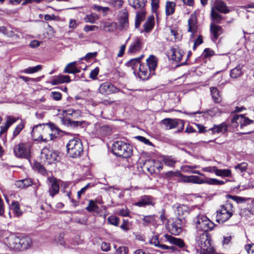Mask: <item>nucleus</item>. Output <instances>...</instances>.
Segmentation results:
<instances>
[{
	"label": "nucleus",
	"mask_w": 254,
	"mask_h": 254,
	"mask_svg": "<svg viewBox=\"0 0 254 254\" xmlns=\"http://www.w3.org/2000/svg\"><path fill=\"white\" fill-rule=\"evenodd\" d=\"M33 168L42 175H45L46 173L44 166L39 162L34 163Z\"/></svg>",
	"instance_id": "obj_49"
},
{
	"label": "nucleus",
	"mask_w": 254,
	"mask_h": 254,
	"mask_svg": "<svg viewBox=\"0 0 254 254\" xmlns=\"http://www.w3.org/2000/svg\"><path fill=\"white\" fill-rule=\"evenodd\" d=\"M188 31L191 33V37H193V34L197 31V26L196 21V15L195 13L191 14L188 20Z\"/></svg>",
	"instance_id": "obj_17"
},
{
	"label": "nucleus",
	"mask_w": 254,
	"mask_h": 254,
	"mask_svg": "<svg viewBox=\"0 0 254 254\" xmlns=\"http://www.w3.org/2000/svg\"><path fill=\"white\" fill-rule=\"evenodd\" d=\"M243 65L238 64L236 67L231 69L230 71V76L232 78H236L243 74L242 72Z\"/></svg>",
	"instance_id": "obj_34"
},
{
	"label": "nucleus",
	"mask_w": 254,
	"mask_h": 254,
	"mask_svg": "<svg viewBox=\"0 0 254 254\" xmlns=\"http://www.w3.org/2000/svg\"><path fill=\"white\" fill-rule=\"evenodd\" d=\"M97 55V52L88 53L81 59L88 61L91 59H94Z\"/></svg>",
	"instance_id": "obj_57"
},
{
	"label": "nucleus",
	"mask_w": 254,
	"mask_h": 254,
	"mask_svg": "<svg viewBox=\"0 0 254 254\" xmlns=\"http://www.w3.org/2000/svg\"><path fill=\"white\" fill-rule=\"evenodd\" d=\"M30 147L28 143H20L14 147V154L18 157L28 159L30 156Z\"/></svg>",
	"instance_id": "obj_7"
},
{
	"label": "nucleus",
	"mask_w": 254,
	"mask_h": 254,
	"mask_svg": "<svg viewBox=\"0 0 254 254\" xmlns=\"http://www.w3.org/2000/svg\"><path fill=\"white\" fill-rule=\"evenodd\" d=\"M41 158L47 160L49 163H52L59 160V152L45 147L41 151Z\"/></svg>",
	"instance_id": "obj_8"
},
{
	"label": "nucleus",
	"mask_w": 254,
	"mask_h": 254,
	"mask_svg": "<svg viewBox=\"0 0 254 254\" xmlns=\"http://www.w3.org/2000/svg\"><path fill=\"white\" fill-rule=\"evenodd\" d=\"M160 243H162L161 241V238L159 239V236L155 235L152 237L149 241V244L153 245L155 247H157Z\"/></svg>",
	"instance_id": "obj_51"
},
{
	"label": "nucleus",
	"mask_w": 254,
	"mask_h": 254,
	"mask_svg": "<svg viewBox=\"0 0 254 254\" xmlns=\"http://www.w3.org/2000/svg\"><path fill=\"white\" fill-rule=\"evenodd\" d=\"M145 169H146L150 174H153L156 172L155 160L153 159H148L145 160L143 166Z\"/></svg>",
	"instance_id": "obj_28"
},
{
	"label": "nucleus",
	"mask_w": 254,
	"mask_h": 254,
	"mask_svg": "<svg viewBox=\"0 0 254 254\" xmlns=\"http://www.w3.org/2000/svg\"><path fill=\"white\" fill-rule=\"evenodd\" d=\"M248 164L246 162H242L240 164H238L235 167V169L241 173L246 171L247 168Z\"/></svg>",
	"instance_id": "obj_52"
},
{
	"label": "nucleus",
	"mask_w": 254,
	"mask_h": 254,
	"mask_svg": "<svg viewBox=\"0 0 254 254\" xmlns=\"http://www.w3.org/2000/svg\"><path fill=\"white\" fill-rule=\"evenodd\" d=\"M107 221L109 224L117 226L119 224V218L115 216H110L108 219Z\"/></svg>",
	"instance_id": "obj_50"
},
{
	"label": "nucleus",
	"mask_w": 254,
	"mask_h": 254,
	"mask_svg": "<svg viewBox=\"0 0 254 254\" xmlns=\"http://www.w3.org/2000/svg\"><path fill=\"white\" fill-rule=\"evenodd\" d=\"M216 175L221 177H229L232 175L231 171L230 169H218L217 168Z\"/></svg>",
	"instance_id": "obj_43"
},
{
	"label": "nucleus",
	"mask_w": 254,
	"mask_h": 254,
	"mask_svg": "<svg viewBox=\"0 0 254 254\" xmlns=\"http://www.w3.org/2000/svg\"><path fill=\"white\" fill-rule=\"evenodd\" d=\"M24 127V124L21 123L18 124L13 132V138L15 137L23 129Z\"/></svg>",
	"instance_id": "obj_53"
},
{
	"label": "nucleus",
	"mask_w": 254,
	"mask_h": 254,
	"mask_svg": "<svg viewBox=\"0 0 254 254\" xmlns=\"http://www.w3.org/2000/svg\"><path fill=\"white\" fill-rule=\"evenodd\" d=\"M42 69L41 65H38L34 67H30L24 69L23 72L25 73L31 74L35 73Z\"/></svg>",
	"instance_id": "obj_46"
},
{
	"label": "nucleus",
	"mask_w": 254,
	"mask_h": 254,
	"mask_svg": "<svg viewBox=\"0 0 254 254\" xmlns=\"http://www.w3.org/2000/svg\"><path fill=\"white\" fill-rule=\"evenodd\" d=\"M42 136V138L41 139V140L44 142H48L55 137V135L53 133L51 127L45 124L43 125Z\"/></svg>",
	"instance_id": "obj_13"
},
{
	"label": "nucleus",
	"mask_w": 254,
	"mask_h": 254,
	"mask_svg": "<svg viewBox=\"0 0 254 254\" xmlns=\"http://www.w3.org/2000/svg\"><path fill=\"white\" fill-rule=\"evenodd\" d=\"M172 58L173 61L179 62L181 61L184 52L178 47H173L171 50Z\"/></svg>",
	"instance_id": "obj_23"
},
{
	"label": "nucleus",
	"mask_w": 254,
	"mask_h": 254,
	"mask_svg": "<svg viewBox=\"0 0 254 254\" xmlns=\"http://www.w3.org/2000/svg\"><path fill=\"white\" fill-rule=\"evenodd\" d=\"M211 17L214 22L216 23H220L222 18V15L219 14L218 11L215 10L214 8H211Z\"/></svg>",
	"instance_id": "obj_44"
},
{
	"label": "nucleus",
	"mask_w": 254,
	"mask_h": 254,
	"mask_svg": "<svg viewBox=\"0 0 254 254\" xmlns=\"http://www.w3.org/2000/svg\"><path fill=\"white\" fill-rule=\"evenodd\" d=\"M152 74L146 65L140 64L139 67L138 76L140 79L143 80L147 79L150 75Z\"/></svg>",
	"instance_id": "obj_24"
},
{
	"label": "nucleus",
	"mask_w": 254,
	"mask_h": 254,
	"mask_svg": "<svg viewBox=\"0 0 254 254\" xmlns=\"http://www.w3.org/2000/svg\"><path fill=\"white\" fill-rule=\"evenodd\" d=\"M146 1V0H128L129 4L135 9L143 7Z\"/></svg>",
	"instance_id": "obj_38"
},
{
	"label": "nucleus",
	"mask_w": 254,
	"mask_h": 254,
	"mask_svg": "<svg viewBox=\"0 0 254 254\" xmlns=\"http://www.w3.org/2000/svg\"><path fill=\"white\" fill-rule=\"evenodd\" d=\"M99 19L98 15L96 13L87 14L84 19L86 22L94 23L95 21Z\"/></svg>",
	"instance_id": "obj_45"
},
{
	"label": "nucleus",
	"mask_w": 254,
	"mask_h": 254,
	"mask_svg": "<svg viewBox=\"0 0 254 254\" xmlns=\"http://www.w3.org/2000/svg\"><path fill=\"white\" fill-rule=\"evenodd\" d=\"M211 239L207 232H197L195 236V246L200 250L203 254H215L214 249L211 246Z\"/></svg>",
	"instance_id": "obj_2"
},
{
	"label": "nucleus",
	"mask_w": 254,
	"mask_h": 254,
	"mask_svg": "<svg viewBox=\"0 0 254 254\" xmlns=\"http://www.w3.org/2000/svg\"><path fill=\"white\" fill-rule=\"evenodd\" d=\"M142 57L143 56L139 58L131 59L127 63V65L128 67H131L133 70H136L137 67L138 65L139 66L141 64L140 60Z\"/></svg>",
	"instance_id": "obj_40"
},
{
	"label": "nucleus",
	"mask_w": 254,
	"mask_h": 254,
	"mask_svg": "<svg viewBox=\"0 0 254 254\" xmlns=\"http://www.w3.org/2000/svg\"><path fill=\"white\" fill-rule=\"evenodd\" d=\"M217 168L216 166H209L203 168L202 170L204 172H209V173H214L216 174V170Z\"/></svg>",
	"instance_id": "obj_63"
},
{
	"label": "nucleus",
	"mask_w": 254,
	"mask_h": 254,
	"mask_svg": "<svg viewBox=\"0 0 254 254\" xmlns=\"http://www.w3.org/2000/svg\"><path fill=\"white\" fill-rule=\"evenodd\" d=\"M99 92L103 95H109L120 92V89L109 82L101 84L98 88Z\"/></svg>",
	"instance_id": "obj_10"
},
{
	"label": "nucleus",
	"mask_w": 254,
	"mask_h": 254,
	"mask_svg": "<svg viewBox=\"0 0 254 254\" xmlns=\"http://www.w3.org/2000/svg\"><path fill=\"white\" fill-rule=\"evenodd\" d=\"M203 42L202 37L201 35H199L197 39L195 40L193 46V50H195L197 46H199Z\"/></svg>",
	"instance_id": "obj_62"
},
{
	"label": "nucleus",
	"mask_w": 254,
	"mask_h": 254,
	"mask_svg": "<svg viewBox=\"0 0 254 254\" xmlns=\"http://www.w3.org/2000/svg\"><path fill=\"white\" fill-rule=\"evenodd\" d=\"M142 220L143 221L142 224L144 226H147L150 224L153 225L155 222V216L154 215L143 216Z\"/></svg>",
	"instance_id": "obj_41"
},
{
	"label": "nucleus",
	"mask_w": 254,
	"mask_h": 254,
	"mask_svg": "<svg viewBox=\"0 0 254 254\" xmlns=\"http://www.w3.org/2000/svg\"><path fill=\"white\" fill-rule=\"evenodd\" d=\"M245 249L248 254H254V244L246 245Z\"/></svg>",
	"instance_id": "obj_60"
},
{
	"label": "nucleus",
	"mask_w": 254,
	"mask_h": 254,
	"mask_svg": "<svg viewBox=\"0 0 254 254\" xmlns=\"http://www.w3.org/2000/svg\"><path fill=\"white\" fill-rule=\"evenodd\" d=\"M161 241L162 242H168L170 244L175 245L180 248L185 247V244L182 239L175 238L168 234H165L163 237H161Z\"/></svg>",
	"instance_id": "obj_11"
},
{
	"label": "nucleus",
	"mask_w": 254,
	"mask_h": 254,
	"mask_svg": "<svg viewBox=\"0 0 254 254\" xmlns=\"http://www.w3.org/2000/svg\"><path fill=\"white\" fill-rule=\"evenodd\" d=\"M217 218L218 222H224L228 220L233 214V205L228 202L222 205L217 211Z\"/></svg>",
	"instance_id": "obj_6"
},
{
	"label": "nucleus",
	"mask_w": 254,
	"mask_h": 254,
	"mask_svg": "<svg viewBox=\"0 0 254 254\" xmlns=\"http://www.w3.org/2000/svg\"><path fill=\"white\" fill-rule=\"evenodd\" d=\"M165 165L173 167L176 163V161L171 158H165L163 160Z\"/></svg>",
	"instance_id": "obj_55"
},
{
	"label": "nucleus",
	"mask_w": 254,
	"mask_h": 254,
	"mask_svg": "<svg viewBox=\"0 0 254 254\" xmlns=\"http://www.w3.org/2000/svg\"><path fill=\"white\" fill-rule=\"evenodd\" d=\"M135 138L140 142H143L145 144L150 146L152 145V143L147 138L142 136H137Z\"/></svg>",
	"instance_id": "obj_61"
},
{
	"label": "nucleus",
	"mask_w": 254,
	"mask_h": 254,
	"mask_svg": "<svg viewBox=\"0 0 254 254\" xmlns=\"http://www.w3.org/2000/svg\"><path fill=\"white\" fill-rule=\"evenodd\" d=\"M210 92L213 101L216 103H220L222 100V97L219 91L216 87H211Z\"/></svg>",
	"instance_id": "obj_32"
},
{
	"label": "nucleus",
	"mask_w": 254,
	"mask_h": 254,
	"mask_svg": "<svg viewBox=\"0 0 254 254\" xmlns=\"http://www.w3.org/2000/svg\"><path fill=\"white\" fill-rule=\"evenodd\" d=\"M184 179L186 182L197 184H203V179H201L197 176H186Z\"/></svg>",
	"instance_id": "obj_35"
},
{
	"label": "nucleus",
	"mask_w": 254,
	"mask_h": 254,
	"mask_svg": "<svg viewBox=\"0 0 254 254\" xmlns=\"http://www.w3.org/2000/svg\"><path fill=\"white\" fill-rule=\"evenodd\" d=\"M193 222L197 230V232L203 231L207 232L213 229L215 224L206 216L198 214L193 219Z\"/></svg>",
	"instance_id": "obj_3"
},
{
	"label": "nucleus",
	"mask_w": 254,
	"mask_h": 254,
	"mask_svg": "<svg viewBox=\"0 0 254 254\" xmlns=\"http://www.w3.org/2000/svg\"><path fill=\"white\" fill-rule=\"evenodd\" d=\"M147 67L150 70V72H152V74H154V71L157 66V59L154 56H150L149 58L146 60Z\"/></svg>",
	"instance_id": "obj_27"
},
{
	"label": "nucleus",
	"mask_w": 254,
	"mask_h": 254,
	"mask_svg": "<svg viewBox=\"0 0 254 254\" xmlns=\"http://www.w3.org/2000/svg\"><path fill=\"white\" fill-rule=\"evenodd\" d=\"M228 126L227 125L223 123L219 125H214L212 127L210 128L213 133H224L227 130Z\"/></svg>",
	"instance_id": "obj_29"
},
{
	"label": "nucleus",
	"mask_w": 254,
	"mask_h": 254,
	"mask_svg": "<svg viewBox=\"0 0 254 254\" xmlns=\"http://www.w3.org/2000/svg\"><path fill=\"white\" fill-rule=\"evenodd\" d=\"M86 210L90 212L100 213L101 209L99 206L96 204L95 201L93 200L89 201L88 205L86 207Z\"/></svg>",
	"instance_id": "obj_33"
},
{
	"label": "nucleus",
	"mask_w": 254,
	"mask_h": 254,
	"mask_svg": "<svg viewBox=\"0 0 254 254\" xmlns=\"http://www.w3.org/2000/svg\"><path fill=\"white\" fill-rule=\"evenodd\" d=\"M10 234L9 232L7 230H0V241H2L4 244V240L7 236H9Z\"/></svg>",
	"instance_id": "obj_56"
},
{
	"label": "nucleus",
	"mask_w": 254,
	"mask_h": 254,
	"mask_svg": "<svg viewBox=\"0 0 254 254\" xmlns=\"http://www.w3.org/2000/svg\"><path fill=\"white\" fill-rule=\"evenodd\" d=\"M117 27V24L115 22L112 23H106L105 24V27L107 28V31L109 32L114 31Z\"/></svg>",
	"instance_id": "obj_58"
},
{
	"label": "nucleus",
	"mask_w": 254,
	"mask_h": 254,
	"mask_svg": "<svg viewBox=\"0 0 254 254\" xmlns=\"http://www.w3.org/2000/svg\"><path fill=\"white\" fill-rule=\"evenodd\" d=\"M152 198L151 196L144 195L140 198L139 200L134 203V205L138 207H145L148 205H153Z\"/></svg>",
	"instance_id": "obj_22"
},
{
	"label": "nucleus",
	"mask_w": 254,
	"mask_h": 254,
	"mask_svg": "<svg viewBox=\"0 0 254 254\" xmlns=\"http://www.w3.org/2000/svg\"><path fill=\"white\" fill-rule=\"evenodd\" d=\"M128 27V14L127 11L120 13L119 18V28L120 30H126Z\"/></svg>",
	"instance_id": "obj_12"
},
{
	"label": "nucleus",
	"mask_w": 254,
	"mask_h": 254,
	"mask_svg": "<svg viewBox=\"0 0 254 254\" xmlns=\"http://www.w3.org/2000/svg\"><path fill=\"white\" fill-rule=\"evenodd\" d=\"M76 62H72L67 64L64 72L68 73H77L80 72V70L76 67Z\"/></svg>",
	"instance_id": "obj_31"
},
{
	"label": "nucleus",
	"mask_w": 254,
	"mask_h": 254,
	"mask_svg": "<svg viewBox=\"0 0 254 254\" xmlns=\"http://www.w3.org/2000/svg\"><path fill=\"white\" fill-rule=\"evenodd\" d=\"M203 184H206L210 185H223L225 182L222 181H220L216 179L205 178L203 179Z\"/></svg>",
	"instance_id": "obj_36"
},
{
	"label": "nucleus",
	"mask_w": 254,
	"mask_h": 254,
	"mask_svg": "<svg viewBox=\"0 0 254 254\" xmlns=\"http://www.w3.org/2000/svg\"><path fill=\"white\" fill-rule=\"evenodd\" d=\"M66 148L67 154L72 158L80 156L83 151L82 142L77 138L69 140L66 144Z\"/></svg>",
	"instance_id": "obj_5"
},
{
	"label": "nucleus",
	"mask_w": 254,
	"mask_h": 254,
	"mask_svg": "<svg viewBox=\"0 0 254 254\" xmlns=\"http://www.w3.org/2000/svg\"><path fill=\"white\" fill-rule=\"evenodd\" d=\"M142 42L139 37H135L128 49V53H134L139 52L142 48Z\"/></svg>",
	"instance_id": "obj_18"
},
{
	"label": "nucleus",
	"mask_w": 254,
	"mask_h": 254,
	"mask_svg": "<svg viewBox=\"0 0 254 254\" xmlns=\"http://www.w3.org/2000/svg\"><path fill=\"white\" fill-rule=\"evenodd\" d=\"M176 4L172 1H167L166 4V14L170 15L174 13L175 10Z\"/></svg>",
	"instance_id": "obj_42"
},
{
	"label": "nucleus",
	"mask_w": 254,
	"mask_h": 254,
	"mask_svg": "<svg viewBox=\"0 0 254 254\" xmlns=\"http://www.w3.org/2000/svg\"><path fill=\"white\" fill-rule=\"evenodd\" d=\"M113 152L118 156L128 158L132 155V149L129 144L122 141H117L113 144Z\"/></svg>",
	"instance_id": "obj_4"
},
{
	"label": "nucleus",
	"mask_w": 254,
	"mask_h": 254,
	"mask_svg": "<svg viewBox=\"0 0 254 254\" xmlns=\"http://www.w3.org/2000/svg\"><path fill=\"white\" fill-rule=\"evenodd\" d=\"M70 81V77L68 75H59L55 77V78L52 80L51 83L53 85H57L65 82H69Z\"/></svg>",
	"instance_id": "obj_26"
},
{
	"label": "nucleus",
	"mask_w": 254,
	"mask_h": 254,
	"mask_svg": "<svg viewBox=\"0 0 254 254\" xmlns=\"http://www.w3.org/2000/svg\"><path fill=\"white\" fill-rule=\"evenodd\" d=\"M154 25L153 19H148L143 25L144 31L149 32L152 29Z\"/></svg>",
	"instance_id": "obj_47"
},
{
	"label": "nucleus",
	"mask_w": 254,
	"mask_h": 254,
	"mask_svg": "<svg viewBox=\"0 0 254 254\" xmlns=\"http://www.w3.org/2000/svg\"><path fill=\"white\" fill-rule=\"evenodd\" d=\"M17 121V119L11 116H7L6 117V122L4 126H1L0 127V134L1 135L2 134L4 133V132H6L8 128L10 127V126L15 123Z\"/></svg>",
	"instance_id": "obj_25"
},
{
	"label": "nucleus",
	"mask_w": 254,
	"mask_h": 254,
	"mask_svg": "<svg viewBox=\"0 0 254 254\" xmlns=\"http://www.w3.org/2000/svg\"><path fill=\"white\" fill-rule=\"evenodd\" d=\"M95 133L102 136H107L111 133V128L106 125L101 126L99 124H96L94 126Z\"/></svg>",
	"instance_id": "obj_16"
},
{
	"label": "nucleus",
	"mask_w": 254,
	"mask_h": 254,
	"mask_svg": "<svg viewBox=\"0 0 254 254\" xmlns=\"http://www.w3.org/2000/svg\"><path fill=\"white\" fill-rule=\"evenodd\" d=\"M44 124H39L33 127L31 135L35 140L39 141L42 138V130Z\"/></svg>",
	"instance_id": "obj_21"
},
{
	"label": "nucleus",
	"mask_w": 254,
	"mask_h": 254,
	"mask_svg": "<svg viewBox=\"0 0 254 254\" xmlns=\"http://www.w3.org/2000/svg\"><path fill=\"white\" fill-rule=\"evenodd\" d=\"M99 68L98 67H96L93 70L91 71V72L90 73V75H89L90 78H91L93 79H96L97 76L99 74Z\"/></svg>",
	"instance_id": "obj_59"
},
{
	"label": "nucleus",
	"mask_w": 254,
	"mask_h": 254,
	"mask_svg": "<svg viewBox=\"0 0 254 254\" xmlns=\"http://www.w3.org/2000/svg\"><path fill=\"white\" fill-rule=\"evenodd\" d=\"M162 123L165 126L167 129H171L176 128L179 125H181V128L178 129L177 132H180L184 129L183 121L179 119H172L170 118H166L161 121Z\"/></svg>",
	"instance_id": "obj_9"
},
{
	"label": "nucleus",
	"mask_w": 254,
	"mask_h": 254,
	"mask_svg": "<svg viewBox=\"0 0 254 254\" xmlns=\"http://www.w3.org/2000/svg\"><path fill=\"white\" fill-rule=\"evenodd\" d=\"M48 180L50 182L49 192L50 195L53 197L59 192V185L55 178L49 177Z\"/></svg>",
	"instance_id": "obj_15"
},
{
	"label": "nucleus",
	"mask_w": 254,
	"mask_h": 254,
	"mask_svg": "<svg viewBox=\"0 0 254 254\" xmlns=\"http://www.w3.org/2000/svg\"><path fill=\"white\" fill-rule=\"evenodd\" d=\"M182 226L183 224L181 219L177 218L171 224L170 231L173 235H179L182 231Z\"/></svg>",
	"instance_id": "obj_20"
},
{
	"label": "nucleus",
	"mask_w": 254,
	"mask_h": 254,
	"mask_svg": "<svg viewBox=\"0 0 254 254\" xmlns=\"http://www.w3.org/2000/svg\"><path fill=\"white\" fill-rule=\"evenodd\" d=\"M4 244L11 250L21 251L31 247L32 240L29 237H18L10 234L4 240Z\"/></svg>",
	"instance_id": "obj_1"
},
{
	"label": "nucleus",
	"mask_w": 254,
	"mask_h": 254,
	"mask_svg": "<svg viewBox=\"0 0 254 254\" xmlns=\"http://www.w3.org/2000/svg\"><path fill=\"white\" fill-rule=\"evenodd\" d=\"M10 209L14 214L19 217L22 214V212L20 210L19 203L17 201H13L10 205Z\"/></svg>",
	"instance_id": "obj_37"
},
{
	"label": "nucleus",
	"mask_w": 254,
	"mask_h": 254,
	"mask_svg": "<svg viewBox=\"0 0 254 254\" xmlns=\"http://www.w3.org/2000/svg\"><path fill=\"white\" fill-rule=\"evenodd\" d=\"M92 9L96 11H102L104 15H106L110 10V8L108 7H103L95 4L92 6Z\"/></svg>",
	"instance_id": "obj_48"
},
{
	"label": "nucleus",
	"mask_w": 254,
	"mask_h": 254,
	"mask_svg": "<svg viewBox=\"0 0 254 254\" xmlns=\"http://www.w3.org/2000/svg\"><path fill=\"white\" fill-rule=\"evenodd\" d=\"M176 213L178 216L181 219L186 216L189 214L186 205L179 206L177 207Z\"/></svg>",
	"instance_id": "obj_39"
},
{
	"label": "nucleus",
	"mask_w": 254,
	"mask_h": 254,
	"mask_svg": "<svg viewBox=\"0 0 254 254\" xmlns=\"http://www.w3.org/2000/svg\"><path fill=\"white\" fill-rule=\"evenodd\" d=\"M51 96L54 100L59 101L62 98V94L59 92H52Z\"/></svg>",
	"instance_id": "obj_64"
},
{
	"label": "nucleus",
	"mask_w": 254,
	"mask_h": 254,
	"mask_svg": "<svg viewBox=\"0 0 254 254\" xmlns=\"http://www.w3.org/2000/svg\"><path fill=\"white\" fill-rule=\"evenodd\" d=\"M211 8H214L215 10L218 11L224 14L228 13L230 11V9L226 5V3L221 0H216L214 2V5Z\"/></svg>",
	"instance_id": "obj_19"
},
{
	"label": "nucleus",
	"mask_w": 254,
	"mask_h": 254,
	"mask_svg": "<svg viewBox=\"0 0 254 254\" xmlns=\"http://www.w3.org/2000/svg\"><path fill=\"white\" fill-rule=\"evenodd\" d=\"M243 115H235L232 119L231 123L232 126L236 128L239 127L240 125V128H242V122L243 121Z\"/></svg>",
	"instance_id": "obj_30"
},
{
	"label": "nucleus",
	"mask_w": 254,
	"mask_h": 254,
	"mask_svg": "<svg viewBox=\"0 0 254 254\" xmlns=\"http://www.w3.org/2000/svg\"><path fill=\"white\" fill-rule=\"evenodd\" d=\"M210 31L211 35V39L214 42H215L219 36L223 33L222 28L213 23L210 24Z\"/></svg>",
	"instance_id": "obj_14"
},
{
	"label": "nucleus",
	"mask_w": 254,
	"mask_h": 254,
	"mask_svg": "<svg viewBox=\"0 0 254 254\" xmlns=\"http://www.w3.org/2000/svg\"><path fill=\"white\" fill-rule=\"evenodd\" d=\"M228 197L229 198H231L232 199H233L234 201H236L238 203H243L246 201V198L238 196L228 195Z\"/></svg>",
	"instance_id": "obj_54"
}]
</instances>
